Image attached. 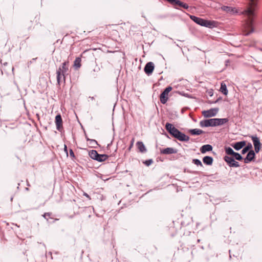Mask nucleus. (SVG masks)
I'll list each match as a JSON object with an SVG mask.
<instances>
[{"instance_id": "f257e3e1", "label": "nucleus", "mask_w": 262, "mask_h": 262, "mask_svg": "<svg viewBox=\"0 0 262 262\" xmlns=\"http://www.w3.org/2000/svg\"><path fill=\"white\" fill-rule=\"evenodd\" d=\"M257 1L250 0L246 9L241 12L246 17V29L248 30V31L245 34L246 36H248L254 32L253 25L255 16V11L257 8Z\"/></svg>"}, {"instance_id": "f03ea898", "label": "nucleus", "mask_w": 262, "mask_h": 262, "mask_svg": "<svg viewBox=\"0 0 262 262\" xmlns=\"http://www.w3.org/2000/svg\"><path fill=\"white\" fill-rule=\"evenodd\" d=\"M165 128L171 136L180 141L187 142L189 140V136L180 132L170 123H166Z\"/></svg>"}, {"instance_id": "7ed1b4c3", "label": "nucleus", "mask_w": 262, "mask_h": 262, "mask_svg": "<svg viewBox=\"0 0 262 262\" xmlns=\"http://www.w3.org/2000/svg\"><path fill=\"white\" fill-rule=\"evenodd\" d=\"M189 17L192 20L201 26L209 28L216 26V22L215 21L206 20L194 15H190Z\"/></svg>"}, {"instance_id": "20e7f679", "label": "nucleus", "mask_w": 262, "mask_h": 262, "mask_svg": "<svg viewBox=\"0 0 262 262\" xmlns=\"http://www.w3.org/2000/svg\"><path fill=\"white\" fill-rule=\"evenodd\" d=\"M68 63L69 61L63 62L56 71L57 81L59 84H60L61 76L63 77V78L65 81L66 76L68 75Z\"/></svg>"}, {"instance_id": "39448f33", "label": "nucleus", "mask_w": 262, "mask_h": 262, "mask_svg": "<svg viewBox=\"0 0 262 262\" xmlns=\"http://www.w3.org/2000/svg\"><path fill=\"white\" fill-rule=\"evenodd\" d=\"M229 121L228 118H212L210 119V127L222 125Z\"/></svg>"}, {"instance_id": "423d86ee", "label": "nucleus", "mask_w": 262, "mask_h": 262, "mask_svg": "<svg viewBox=\"0 0 262 262\" xmlns=\"http://www.w3.org/2000/svg\"><path fill=\"white\" fill-rule=\"evenodd\" d=\"M172 88L170 86L166 88L160 95V101L162 104L166 103L168 100V94L171 91Z\"/></svg>"}, {"instance_id": "0eeeda50", "label": "nucleus", "mask_w": 262, "mask_h": 262, "mask_svg": "<svg viewBox=\"0 0 262 262\" xmlns=\"http://www.w3.org/2000/svg\"><path fill=\"white\" fill-rule=\"evenodd\" d=\"M224 160L230 167H238L239 166L238 162L236 161L233 157L225 156L224 157Z\"/></svg>"}, {"instance_id": "6e6552de", "label": "nucleus", "mask_w": 262, "mask_h": 262, "mask_svg": "<svg viewBox=\"0 0 262 262\" xmlns=\"http://www.w3.org/2000/svg\"><path fill=\"white\" fill-rule=\"evenodd\" d=\"M219 111V108H212L209 110L204 111L202 114L204 117L210 118L215 116Z\"/></svg>"}, {"instance_id": "1a4fd4ad", "label": "nucleus", "mask_w": 262, "mask_h": 262, "mask_svg": "<svg viewBox=\"0 0 262 262\" xmlns=\"http://www.w3.org/2000/svg\"><path fill=\"white\" fill-rule=\"evenodd\" d=\"M254 146L255 151L256 153H258L261 146V144L260 142L259 138L256 136H250Z\"/></svg>"}, {"instance_id": "9d476101", "label": "nucleus", "mask_w": 262, "mask_h": 262, "mask_svg": "<svg viewBox=\"0 0 262 262\" xmlns=\"http://www.w3.org/2000/svg\"><path fill=\"white\" fill-rule=\"evenodd\" d=\"M154 64L152 62L147 63L144 67V70L147 75H150L153 72L154 70Z\"/></svg>"}, {"instance_id": "9b49d317", "label": "nucleus", "mask_w": 262, "mask_h": 262, "mask_svg": "<svg viewBox=\"0 0 262 262\" xmlns=\"http://www.w3.org/2000/svg\"><path fill=\"white\" fill-rule=\"evenodd\" d=\"M55 123L57 129L60 132L62 128V119L60 114H58L56 116Z\"/></svg>"}, {"instance_id": "f8f14e48", "label": "nucleus", "mask_w": 262, "mask_h": 262, "mask_svg": "<svg viewBox=\"0 0 262 262\" xmlns=\"http://www.w3.org/2000/svg\"><path fill=\"white\" fill-rule=\"evenodd\" d=\"M178 152V150L176 148L172 147H167L164 149L160 150V153L163 155H170L172 154H176Z\"/></svg>"}, {"instance_id": "ddd939ff", "label": "nucleus", "mask_w": 262, "mask_h": 262, "mask_svg": "<svg viewBox=\"0 0 262 262\" xmlns=\"http://www.w3.org/2000/svg\"><path fill=\"white\" fill-rule=\"evenodd\" d=\"M255 157V152L253 150H250L248 154L247 155L246 158L244 159V163H248L252 161H253Z\"/></svg>"}, {"instance_id": "4468645a", "label": "nucleus", "mask_w": 262, "mask_h": 262, "mask_svg": "<svg viewBox=\"0 0 262 262\" xmlns=\"http://www.w3.org/2000/svg\"><path fill=\"white\" fill-rule=\"evenodd\" d=\"M246 145V142L245 141H242L237 142L235 143H232L231 146L233 147L236 150H239L243 148Z\"/></svg>"}, {"instance_id": "2eb2a0df", "label": "nucleus", "mask_w": 262, "mask_h": 262, "mask_svg": "<svg viewBox=\"0 0 262 262\" xmlns=\"http://www.w3.org/2000/svg\"><path fill=\"white\" fill-rule=\"evenodd\" d=\"M221 9L223 11L231 14H233L237 13V11L235 8L229 6H223L221 7Z\"/></svg>"}, {"instance_id": "dca6fc26", "label": "nucleus", "mask_w": 262, "mask_h": 262, "mask_svg": "<svg viewBox=\"0 0 262 262\" xmlns=\"http://www.w3.org/2000/svg\"><path fill=\"white\" fill-rule=\"evenodd\" d=\"M212 149H213V147H212V145H211L210 144H206V145H203L201 147L200 151L202 154H205L207 151H211L212 150Z\"/></svg>"}, {"instance_id": "f3484780", "label": "nucleus", "mask_w": 262, "mask_h": 262, "mask_svg": "<svg viewBox=\"0 0 262 262\" xmlns=\"http://www.w3.org/2000/svg\"><path fill=\"white\" fill-rule=\"evenodd\" d=\"M137 146V148L140 151V152L142 153H144L147 151V149L142 141H138L136 143Z\"/></svg>"}, {"instance_id": "a211bd4d", "label": "nucleus", "mask_w": 262, "mask_h": 262, "mask_svg": "<svg viewBox=\"0 0 262 262\" xmlns=\"http://www.w3.org/2000/svg\"><path fill=\"white\" fill-rule=\"evenodd\" d=\"M203 163L207 165H211L213 162L212 157L206 156L203 158Z\"/></svg>"}, {"instance_id": "6ab92c4d", "label": "nucleus", "mask_w": 262, "mask_h": 262, "mask_svg": "<svg viewBox=\"0 0 262 262\" xmlns=\"http://www.w3.org/2000/svg\"><path fill=\"white\" fill-rule=\"evenodd\" d=\"M96 158V161L101 162L105 161L108 158V156L106 154H98V156L95 157Z\"/></svg>"}, {"instance_id": "aec40b11", "label": "nucleus", "mask_w": 262, "mask_h": 262, "mask_svg": "<svg viewBox=\"0 0 262 262\" xmlns=\"http://www.w3.org/2000/svg\"><path fill=\"white\" fill-rule=\"evenodd\" d=\"M200 126L201 127H210V119L202 120L200 122Z\"/></svg>"}, {"instance_id": "412c9836", "label": "nucleus", "mask_w": 262, "mask_h": 262, "mask_svg": "<svg viewBox=\"0 0 262 262\" xmlns=\"http://www.w3.org/2000/svg\"><path fill=\"white\" fill-rule=\"evenodd\" d=\"M252 145L251 143H248V144L243 148L241 151V153L242 155H244L247 153L248 151H249L250 150H252Z\"/></svg>"}, {"instance_id": "4be33fe9", "label": "nucleus", "mask_w": 262, "mask_h": 262, "mask_svg": "<svg viewBox=\"0 0 262 262\" xmlns=\"http://www.w3.org/2000/svg\"><path fill=\"white\" fill-rule=\"evenodd\" d=\"M192 135H200L204 133V132L198 128L191 129L189 130Z\"/></svg>"}, {"instance_id": "5701e85b", "label": "nucleus", "mask_w": 262, "mask_h": 262, "mask_svg": "<svg viewBox=\"0 0 262 262\" xmlns=\"http://www.w3.org/2000/svg\"><path fill=\"white\" fill-rule=\"evenodd\" d=\"M51 214H52V213L50 212H47V213H45L42 215V216L47 220V221L49 223H50V222L49 221V219L53 220L52 223H54L56 221L58 220V219H54L52 217H50V216L51 215Z\"/></svg>"}, {"instance_id": "b1692460", "label": "nucleus", "mask_w": 262, "mask_h": 262, "mask_svg": "<svg viewBox=\"0 0 262 262\" xmlns=\"http://www.w3.org/2000/svg\"><path fill=\"white\" fill-rule=\"evenodd\" d=\"M220 91L225 95H227L228 94V91L227 89V86L224 82L221 83Z\"/></svg>"}, {"instance_id": "393cba45", "label": "nucleus", "mask_w": 262, "mask_h": 262, "mask_svg": "<svg viewBox=\"0 0 262 262\" xmlns=\"http://www.w3.org/2000/svg\"><path fill=\"white\" fill-rule=\"evenodd\" d=\"M81 59L80 57H76L74 61V67L76 69H78L81 67Z\"/></svg>"}, {"instance_id": "a878e982", "label": "nucleus", "mask_w": 262, "mask_h": 262, "mask_svg": "<svg viewBox=\"0 0 262 262\" xmlns=\"http://www.w3.org/2000/svg\"><path fill=\"white\" fill-rule=\"evenodd\" d=\"M98 152L96 150H91L89 151V156L93 160H96V158L95 157L98 156Z\"/></svg>"}, {"instance_id": "bb28decb", "label": "nucleus", "mask_w": 262, "mask_h": 262, "mask_svg": "<svg viewBox=\"0 0 262 262\" xmlns=\"http://www.w3.org/2000/svg\"><path fill=\"white\" fill-rule=\"evenodd\" d=\"M225 151L226 154L233 156L235 151L230 147H225Z\"/></svg>"}, {"instance_id": "cd10ccee", "label": "nucleus", "mask_w": 262, "mask_h": 262, "mask_svg": "<svg viewBox=\"0 0 262 262\" xmlns=\"http://www.w3.org/2000/svg\"><path fill=\"white\" fill-rule=\"evenodd\" d=\"M88 141L90 142V144L91 145V147L96 148L98 145V142L94 139H88Z\"/></svg>"}, {"instance_id": "c85d7f7f", "label": "nucleus", "mask_w": 262, "mask_h": 262, "mask_svg": "<svg viewBox=\"0 0 262 262\" xmlns=\"http://www.w3.org/2000/svg\"><path fill=\"white\" fill-rule=\"evenodd\" d=\"M233 156V158H235V159L238 161H241L243 159L242 156L238 152H235Z\"/></svg>"}, {"instance_id": "c756f323", "label": "nucleus", "mask_w": 262, "mask_h": 262, "mask_svg": "<svg viewBox=\"0 0 262 262\" xmlns=\"http://www.w3.org/2000/svg\"><path fill=\"white\" fill-rule=\"evenodd\" d=\"M192 162L196 166H203L202 162L199 159H194L192 160Z\"/></svg>"}, {"instance_id": "7c9ffc66", "label": "nucleus", "mask_w": 262, "mask_h": 262, "mask_svg": "<svg viewBox=\"0 0 262 262\" xmlns=\"http://www.w3.org/2000/svg\"><path fill=\"white\" fill-rule=\"evenodd\" d=\"M153 163V160L152 159H149L143 162V163L146 165L147 166H149Z\"/></svg>"}, {"instance_id": "2f4dec72", "label": "nucleus", "mask_w": 262, "mask_h": 262, "mask_svg": "<svg viewBox=\"0 0 262 262\" xmlns=\"http://www.w3.org/2000/svg\"><path fill=\"white\" fill-rule=\"evenodd\" d=\"M99 71V68H97L96 69H94L93 71L91 72V74L94 77H96V75L94 73L95 72H98Z\"/></svg>"}, {"instance_id": "473e14b6", "label": "nucleus", "mask_w": 262, "mask_h": 262, "mask_svg": "<svg viewBox=\"0 0 262 262\" xmlns=\"http://www.w3.org/2000/svg\"><path fill=\"white\" fill-rule=\"evenodd\" d=\"M134 139H132L131 142H130V145L129 146V147H128V151H130L131 150V149L132 148L133 146V145H134Z\"/></svg>"}, {"instance_id": "72a5a7b5", "label": "nucleus", "mask_w": 262, "mask_h": 262, "mask_svg": "<svg viewBox=\"0 0 262 262\" xmlns=\"http://www.w3.org/2000/svg\"><path fill=\"white\" fill-rule=\"evenodd\" d=\"M70 155L72 158H74L75 157L74 153V152H73V150L72 149H70Z\"/></svg>"}, {"instance_id": "f704fd0d", "label": "nucleus", "mask_w": 262, "mask_h": 262, "mask_svg": "<svg viewBox=\"0 0 262 262\" xmlns=\"http://www.w3.org/2000/svg\"><path fill=\"white\" fill-rule=\"evenodd\" d=\"M64 150L68 154V148L66 145H64Z\"/></svg>"}, {"instance_id": "c9c22d12", "label": "nucleus", "mask_w": 262, "mask_h": 262, "mask_svg": "<svg viewBox=\"0 0 262 262\" xmlns=\"http://www.w3.org/2000/svg\"><path fill=\"white\" fill-rule=\"evenodd\" d=\"M221 99H222V98L221 97H220L214 102V103H216L218 102Z\"/></svg>"}, {"instance_id": "e433bc0d", "label": "nucleus", "mask_w": 262, "mask_h": 262, "mask_svg": "<svg viewBox=\"0 0 262 262\" xmlns=\"http://www.w3.org/2000/svg\"><path fill=\"white\" fill-rule=\"evenodd\" d=\"M92 100H94L95 99L94 97H89Z\"/></svg>"}, {"instance_id": "4c0bfd02", "label": "nucleus", "mask_w": 262, "mask_h": 262, "mask_svg": "<svg viewBox=\"0 0 262 262\" xmlns=\"http://www.w3.org/2000/svg\"><path fill=\"white\" fill-rule=\"evenodd\" d=\"M7 64H8V63H7V62H4V63H3V66H6L7 65Z\"/></svg>"}, {"instance_id": "58836bf2", "label": "nucleus", "mask_w": 262, "mask_h": 262, "mask_svg": "<svg viewBox=\"0 0 262 262\" xmlns=\"http://www.w3.org/2000/svg\"><path fill=\"white\" fill-rule=\"evenodd\" d=\"M84 195H85L86 196H87V197H89V195H88V194H86V193H85V194H84Z\"/></svg>"}, {"instance_id": "ea45409f", "label": "nucleus", "mask_w": 262, "mask_h": 262, "mask_svg": "<svg viewBox=\"0 0 262 262\" xmlns=\"http://www.w3.org/2000/svg\"><path fill=\"white\" fill-rule=\"evenodd\" d=\"M85 138L86 139V141H88V139H89L86 136H85Z\"/></svg>"}, {"instance_id": "a19ab883", "label": "nucleus", "mask_w": 262, "mask_h": 262, "mask_svg": "<svg viewBox=\"0 0 262 262\" xmlns=\"http://www.w3.org/2000/svg\"><path fill=\"white\" fill-rule=\"evenodd\" d=\"M27 186H30V184H29V183L28 182H27Z\"/></svg>"}, {"instance_id": "79ce46f5", "label": "nucleus", "mask_w": 262, "mask_h": 262, "mask_svg": "<svg viewBox=\"0 0 262 262\" xmlns=\"http://www.w3.org/2000/svg\"><path fill=\"white\" fill-rule=\"evenodd\" d=\"M26 190H29V189H28V188H26Z\"/></svg>"}]
</instances>
